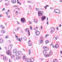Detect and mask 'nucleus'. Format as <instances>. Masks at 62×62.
Segmentation results:
<instances>
[{
    "label": "nucleus",
    "mask_w": 62,
    "mask_h": 62,
    "mask_svg": "<svg viewBox=\"0 0 62 62\" xmlns=\"http://www.w3.org/2000/svg\"><path fill=\"white\" fill-rule=\"evenodd\" d=\"M21 21L22 23H24L25 22V20L24 19V18H21Z\"/></svg>",
    "instance_id": "nucleus-5"
},
{
    "label": "nucleus",
    "mask_w": 62,
    "mask_h": 62,
    "mask_svg": "<svg viewBox=\"0 0 62 62\" xmlns=\"http://www.w3.org/2000/svg\"><path fill=\"white\" fill-rule=\"evenodd\" d=\"M43 53L44 54H46V52L45 50H43Z\"/></svg>",
    "instance_id": "nucleus-16"
},
{
    "label": "nucleus",
    "mask_w": 62,
    "mask_h": 62,
    "mask_svg": "<svg viewBox=\"0 0 62 62\" xmlns=\"http://www.w3.org/2000/svg\"><path fill=\"white\" fill-rule=\"evenodd\" d=\"M49 36V35H48L47 34H46V36H45V38H46V37H47V36Z\"/></svg>",
    "instance_id": "nucleus-45"
},
{
    "label": "nucleus",
    "mask_w": 62,
    "mask_h": 62,
    "mask_svg": "<svg viewBox=\"0 0 62 62\" xmlns=\"http://www.w3.org/2000/svg\"><path fill=\"white\" fill-rule=\"evenodd\" d=\"M28 44L29 46H31V45H32L31 42H30V40H29L28 42Z\"/></svg>",
    "instance_id": "nucleus-12"
},
{
    "label": "nucleus",
    "mask_w": 62,
    "mask_h": 62,
    "mask_svg": "<svg viewBox=\"0 0 62 62\" xmlns=\"http://www.w3.org/2000/svg\"><path fill=\"white\" fill-rule=\"evenodd\" d=\"M3 59L5 60H6V57L5 56H4L3 57Z\"/></svg>",
    "instance_id": "nucleus-29"
},
{
    "label": "nucleus",
    "mask_w": 62,
    "mask_h": 62,
    "mask_svg": "<svg viewBox=\"0 0 62 62\" xmlns=\"http://www.w3.org/2000/svg\"><path fill=\"white\" fill-rule=\"evenodd\" d=\"M27 3H31V1H28V2H27Z\"/></svg>",
    "instance_id": "nucleus-44"
},
{
    "label": "nucleus",
    "mask_w": 62,
    "mask_h": 62,
    "mask_svg": "<svg viewBox=\"0 0 62 62\" xmlns=\"http://www.w3.org/2000/svg\"><path fill=\"white\" fill-rule=\"evenodd\" d=\"M44 12L43 11H39L38 13V16H42L44 15L43 13Z\"/></svg>",
    "instance_id": "nucleus-1"
},
{
    "label": "nucleus",
    "mask_w": 62,
    "mask_h": 62,
    "mask_svg": "<svg viewBox=\"0 0 62 62\" xmlns=\"http://www.w3.org/2000/svg\"><path fill=\"white\" fill-rule=\"evenodd\" d=\"M3 42V40L2 39H1L0 40V43H2Z\"/></svg>",
    "instance_id": "nucleus-18"
},
{
    "label": "nucleus",
    "mask_w": 62,
    "mask_h": 62,
    "mask_svg": "<svg viewBox=\"0 0 62 62\" xmlns=\"http://www.w3.org/2000/svg\"><path fill=\"white\" fill-rule=\"evenodd\" d=\"M51 30L52 31H53V32H54V31H55V29H54V28H51Z\"/></svg>",
    "instance_id": "nucleus-11"
},
{
    "label": "nucleus",
    "mask_w": 62,
    "mask_h": 62,
    "mask_svg": "<svg viewBox=\"0 0 62 62\" xmlns=\"http://www.w3.org/2000/svg\"><path fill=\"white\" fill-rule=\"evenodd\" d=\"M14 57V55H12L11 56V58H13Z\"/></svg>",
    "instance_id": "nucleus-33"
},
{
    "label": "nucleus",
    "mask_w": 62,
    "mask_h": 62,
    "mask_svg": "<svg viewBox=\"0 0 62 62\" xmlns=\"http://www.w3.org/2000/svg\"><path fill=\"white\" fill-rule=\"evenodd\" d=\"M49 42V41L48 40H46V44H47V43H48Z\"/></svg>",
    "instance_id": "nucleus-25"
},
{
    "label": "nucleus",
    "mask_w": 62,
    "mask_h": 62,
    "mask_svg": "<svg viewBox=\"0 0 62 62\" xmlns=\"http://www.w3.org/2000/svg\"><path fill=\"white\" fill-rule=\"evenodd\" d=\"M19 40V38H18L16 39L17 40Z\"/></svg>",
    "instance_id": "nucleus-53"
},
{
    "label": "nucleus",
    "mask_w": 62,
    "mask_h": 62,
    "mask_svg": "<svg viewBox=\"0 0 62 62\" xmlns=\"http://www.w3.org/2000/svg\"><path fill=\"white\" fill-rule=\"evenodd\" d=\"M11 46H12V45H11L10 46H9L8 47V49L9 50H11Z\"/></svg>",
    "instance_id": "nucleus-10"
},
{
    "label": "nucleus",
    "mask_w": 62,
    "mask_h": 62,
    "mask_svg": "<svg viewBox=\"0 0 62 62\" xmlns=\"http://www.w3.org/2000/svg\"><path fill=\"white\" fill-rule=\"evenodd\" d=\"M23 39H24V41L26 40H27V38L25 37H24L23 38Z\"/></svg>",
    "instance_id": "nucleus-17"
},
{
    "label": "nucleus",
    "mask_w": 62,
    "mask_h": 62,
    "mask_svg": "<svg viewBox=\"0 0 62 62\" xmlns=\"http://www.w3.org/2000/svg\"><path fill=\"white\" fill-rule=\"evenodd\" d=\"M52 51H50V53H49V55H52Z\"/></svg>",
    "instance_id": "nucleus-28"
},
{
    "label": "nucleus",
    "mask_w": 62,
    "mask_h": 62,
    "mask_svg": "<svg viewBox=\"0 0 62 62\" xmlns=\"http://www.w3.org/2000/svg\"><path fill=\"white\" fill-rule=\"evenodd\" d=\"M18 40L20 41V42H22V40H21L20 39H19Z\"/></svg>",
    "instance_id": "nucleus-41"
},
{
    "label": "nucleus",
    "mask_w": 62,
    "mask_h": 62,
    "mask_svg": "<svg viewBox=\"0 0 62 62\" xmlns=\"http://www.w3.org/2000/svg\"><path fill=\"white\" fill-rule=\"evenodd\" d=\"M25 60L26 61H27V62H28V59H27V58H26L25 59Z\"/></svg>",
    "instance_id": "nucleus-35"
},
{
    "label": "nucleus",
    "mask_w": 62,
    "mask_h": 62,
    "mask_svg": "<svg viewBox=\"0 0 62 62\" xmlns=\"http://www.w3.org/2000/svg\"><path fill=\"white\" fill-rule=\"evenodd\" d=\"M8 38V36H6V39H7Z\"/></svg>",
    "instance_id": "nucleus-52"
},
{
    "label": "nucleus",
    "mask_w": 62,
    "mask_h": 62,
    "mask_svg": "<svg viewBox=\"0 0 62 62\" xmlns=\"http://www.w3.org/2000/svg\"><path fill=\"white\" fill-rule=\"evenodd\" d=\"M17 23L18 24H19V22H17Z\"/></svg>",
    "instance_id": "nucleus-60"
},
{
    "label": "nucleus",
    "mask_w": 62,
    "mask_h": 62,
    "mask_svg": "<svg viewBox=\"0 0 62 62\" xmlns=\"http://www.w3.org/2000/svg\"><path fill=\"white\" fill-rule=\"evenodd\" d=\"M8 18H10V15L8 16Z\"/></svg>",
    "instance_id": "nucleus-54"
},
{
    "label": "nucleus",
    "mask_w": 62,
    "mask_h": 62,
    "mask_svg": "<svg viewBox=\"0 0 62 62\" xmlns=\"http://www.w3.org/2000/svg\"><path fill=\"white\" fill-rule=\"evenodd\" d=\"M20 27H17V29H18V30H19V29H20Z\"/></svg>",
    "instance_id": "nucleus-59"
},
{
    "label": "nucleus",
    "mask_w": 62,
    "mask_h": 62,
    "mask_svg": "<svg viewBox=\"0 0 62 62\" xmlns=\"http://www.w3.org/2000/svg\"><path fill=\"white\" fill-rule=\"evenodd\" d=\"M1 32L2 34H4V33H5V32H6V31L5 30H2L1 31Z\"/></svg>",
    "instance_id": "nucleus-14"
},
{
    "label": "nucleus",
    "mask_w": 62,
    "mask_h": 62,
    "mask_svg": "<svg viewBox=\"0 0 62 62\" xmlns=\"http://www.w3.org/2000/svg\"><path fill=\"white\" fill-rule=\"evenodd\" d=\"M18 54H19H19H22V52L20 51H18Z\"/></svg>",
    "instance_id": "nucleus-26"
},
{
    "label": "nucleus",
    "mask_w": 62,
    "mask_h": 62,
    "mask_svg": "<svg viewBox=\"0 0 62 62\" xmlns=\"http://www.w3.org/2000/svg\"><path fill=\"white\" fill-rule=\"evenodd\" d=\"M60 53L61 54H62V51H60Z\"/></svg>",
    "instance_id": "nucleus-61"
},
{
    "label": "nucleus",
    "mask_w": 62,
    "mask_h": 62,
    "mask_svg": "<svg viewBox=\"0 0 62 62\" xmlns=\"http://www.w3.org/2000/svg\"><path fill=\"white\" fill-rule=\"evenodd\" d=\"M59 27H61V24H60L59 26Z\"/></svg>",
    "instance_id": "nucleus-50"
},
{
    "label": "nucleus",
    "mask_w": 62,
    "mask_h": 62,
    "mask_svg": "<svg viewBox=\"0 0 62 62\" xmlns=\"http://www.w3.org/2000/svg\"><path fill=\"white\" fill-rule=\"evenodd\" d=\"M38 28H39V27H36L34 29V30H38Z\"/></svg>",
    "instance_id": "nucleus-20"
},
{
    "label": "nucleus",
    "mask_w": 62,
    "mask_h": 62,
    "mask_svg": "<svg viewBox=\"0 0 62 62\" xmlns=\"http://www.w3.org/2000/svg\"><path fill=\"white\" fill-rule=\"evenodd\" d=\"M5 10V8H3V9L2 10V11H4V10Z\"/></svg>",
    "instance_id": "nucleus-49"
},
{
    "label": "nucleus",
    "mask_w": 62,
    "mask_h": 62,
    "mask_svg": "<svg viewBox=\"0 0 62 62\" xmlns=\"http://www.w3.org/2000/svg\"><path fill=\"white\" fill-rule=\"evenodd\" d=\"M40 39H43V37H40Z\"/></svg>",
    "instance_id": "nucleus-48"
},
{
    "label": "nucleus",
    "mask_w": 62,
    "mask_h": 62,
    "mask_svg": "<svg viewBox=\"0 0 62 62\" xmlns=\"http://www.w3.org/2000/svg\"><path fill=\"white\" fill-rule=\"evenodd\" d=\"M3 35L2 34H0V36H2Z\"/></svg>",
    "instance_id": "nucleus-63"
},
{
    "label": "nucleus",
    "mask_w": 62,
    "mask_h": 62,
    "mask_svg": "<svg viewBox=\"0 0 62 62\" xmlns=\"http://www.w3.org/2000/svg\"><path fill=\"white\" fill-rule=\"evenodd\" d=\"M21 39L22 40H23V38L21 37Z\"/></svg>",
    "instance_id": "nucleus-64"
},
{
    "label": "nucleus",
    "mask_w": 62,
    "mask_h": 62,
    "mask_svg": "<svg viewBox=\"0 0 62 62\" xmlns=\"http://www.w3.org/2000/svg\"><path fill=\"white\" fill-rule=\"evenodd\" d=\"M17 0V3H18V4H19L20 5H21V3H20V2H19V1H18V0Z\"/></svg>",
    "instance_id": "nucleus-39"
},
{
    "label": "nucleus",
    "mask_w": 62,
    "mask_h": 62,
    "mask_svg": "<svg viewBox=\"0 0 62 62\" xmlns=\"http://www.w3.org/2000/svg\"><path fill=\"white\" fill-rule=\"evenodd\" d=\"M6 53L8 55L11 56V52L10 50L7 51H6Z\"/></svg>",
    "instance_id": "nucleus-2"
},
{
    "label": "nucleus",
    "mask_w": 62,
    "mask_h": 62,
    "mask_svg": "<svg viewBox=\"0 0 62 62\" xmlns=\"http://www.w3.org/2000/svg\"><path fill=\"white\" fill-rule=\"evenodd\" d=\"M56 29H57V30H59V29H58V27L57 26L56 27Z\"/></svg>",
    "instance_id": "nucleus-38"
},
{
    "label": "nucleus",
    "mask_w": 62,
    "mask_h": 62,
    "mask_svg": "<svg viewBox=\"0 0 62 62\" xmlns=\"http://www.w3.org/2000/svg\"><path fill=\"white\" fill-rule=\"evenodd\" d=\"M19 55V53L18 52H16V55L17 56H18Z\"/></svg>",
    "instance_id": "nucleus-22"
},
{
    "label": "nucleus",
    "mask_w": 62,
    "mask_h": 62,
    "mask_svg": "<svg viewBox=\"0 0 62 62\" xmlns=\"http://www.w3.org/2000/svg\"><path fill=\"white\" fill-rule=\"evenodd\" d=\"M54 45H53V48H54Z\"/></svg>",
    "instance_id": "nucleus-62"
},
{
    "label": "nucleus",
    "mask_w": 62,
    "mask_h": 62,
    "mask_svg": "<svg viewBox=\"0 0 62 62\" xmlns=\"http://www.w3.org/2000/svg\"><path fill=\"white\" fill-rule=\"evenodd\" d=\"M50 56V55L49 54H47L46 55H45V57H49Z\"/></svg>",
    "instance_id": "nucleus-15"
},
{
    "label": "nucleus",
    "mask_w": 62,
    "mask_h": 62,
    "mask_svg": "<svg viewBox=\"0 0 62 62\" xmlns=\"http://www.w3.org/2000/svg\"><path fill=\"white\" fill-rule=\"evenodd\" d=\"M54 12H55L56 13H58L59 14L60 13V11L59 10V9H55L54 10Z\"/></svg>",
    "instance_id": "nucleus-3"
},
{
    "label": "nucleus",
    "mask_w": 62,
    "mask_h": 62,
    "mask_svg": "<svg viewBox=\"0 0 62 62\" xmlns=\"http://www.w3.org/2000/svg\"><path fill=\"white\" fill-rule=\"evenodd\" d=\"M12 2L13 3H15L16 2V0H12Z\"/></svg>",
    "instance_id": "nucleus-13"
},
{
    "label": "nucleus",
    "mask_w": 62,
    "mask_h": 62,
    "mask_svg": "<svg viewBox=\"0 0 62 62\" xmlns=\"http://www.w3.org/2000/svg\"><path fill=\"white\" fill-rule=\"evenodd\" d=\"M53 31H50V33H51V34H52L53 33Z\"/></svg>",
    "instance_id": "nucleus-47"
},
{
    "label": "nucleus",
    "mask_w": 62,
    "mask_h": 62,
    "mask_svg": "<svg viewBox=\"0 0 62 62\" xmlns=\"http://www.w3.org/2000/svg\"><path fill=\"white\" fill-rule=\"evenodd\" d=\"M18 29H16L15 30V31H17L18 30Z\"/></svg>",
    "instance_id": "nucleus-42"
},
{
    "label": "nucleus",
    "mask_w": 62,
    "mask_h": 62,
    "mask_svg": "<svg viewBox=\"0 0 62 62\" xmlns=\"http://www.w3.org/2000/svg\"><path fill=\"white\" fill-rule=\"evenodd\" d=\"M41 29H42V26H41Z\"/></svg>",
    "instance_id": "nucleus-57"
},
{
    "label": "nucleus",
    "mask_w": 62,
    "mask_h": 62,
    "mask_svg": "<svg viewBox=\"0 0 62 62\" xmlns=\"http://www.w3.org/2000/svg\"><path fill=\"white\" fill-rule=\"evenodd\" d=\"M29 23H30V24H31V23H32L30 21H29Z\"/></svg>",
    "instance_id": "nucleus-51"
},
{
    "label": "nucleus",
    "mask_w": 62,
    "mask_h": 62,
    "mask_svg": "<svg viewBox=\"0 0 62 62\" xmlns=\"http://www.w3.org/2000/svg\"><path fill=\"white\" fill-rule=\"evenodd\" d=\"M40 33V32L38 31H36L35 32V34L36 36H39Z\"/></svg>",
    "instance_id": "nucleus-4"
},
{
    "label": "nucleus",
    "mask_w": 62,
    "mask_h": 62,
    "mask_svg": "<svg viewBox=\"0 0 62 62\" xmlns=\"http://www.w3.org/2000/svg\"><path fill=\"white\" fill-rule=\"evenodd\" d=\"M23 57L24 59H25H25L26 58V57L25 56V55H24V56H23Z\"/></svg>",
    "instance_id": "nucleus-36"
},
{
    "label": "nucleus",
    "mask_w": 62,
    "mask_h": 62,
    "mask_svg": "<svg viewBox=\"0 0 62 62\" xmlns=\"http://www.w3.org/2000/svg\"><path fill=\"white\" fill-rule=\"evenodd\" d=\"M39 9V8H36V11H38V10Z\"/></svg>",
    "instance_id": "nucleus-40"
},
{
    "label": "nucleus",
    "mask_w": 62,
    "mask_h": 62,
    "mask_svg": "<svg viewBox=\"0 0 62 62\" xmlns=\"http://www.w3.org/2000/svg\"><path fill=\"white\" fill-rule=\"evenodd\" d=\"M31 61V59H29L28 61V62H30Z\"/></svg>",
    "instance_id": "nucleus-32"
},
{
    "label": "nucleus",
    "mask_w": 62,
    "mask_h": 62,
    "mask_svg": "<svg viewBox=\"0 0 62 62\" xmlns=\"http://www.w3.org/2000/svg\"><path fill=\"white\" fill-rule=\"evenodd\" d=\"M30 30L31 31H32V27L31 26H30Z\"/></svg>",
    "instance_id": "nucleus-31"
},
{
    "label": "nucleus",
    "mask_w": 62,
    "mask_h": 62,
    "mask_svg": "<svg viewBox=\"0 0 62 62\" xmlns=\"http://www.w3.org/2000/svg\"><path fill=\"white\" fill-rule=\"evenodd\" d=\"M6 14H7V15H8V12H6Z\"/></svg>",
    "instance_id": "nucleus-46"
},
{
    "label": "nucleus",
    "mask_w": 62,
    "mask_h": 62,
    "mask_svg": "<svg viewBox=\"0 0 62 62\" xmlns=\"http://www.w3.org/2000/svg\"><path fill=\"white\" fill-rule=\"evenodd\" d=\"M60 2H62V0H60Z\"/></svg>",
    "instance_id": "nucleus-56"
},
{
    "label": "nucleus",
    "mask_w": 62,
    "mask_h": 62,
    "mask_svg": "<svg viewBox=\"0 0 62 62\" xmlns=\"http://www.w3.org/2000/svg\"><path fill=\"white\" fill-rule=\"evenodd\" d=\"M29 55H30V54H31V51H30V50H29Z\"/></svg>",
    "instance_id": "nucleus-37"
},
{
    "label": "nucleus",
    "mask_w": 62,
    "mask_h": 62,
    "mask_svg": "<svg viewBox=\"0 0 62 62\" xmlns=\"http://www.w3.org/2000/svg\"><path fill=\"white\" fill-rule=\"evenodd\" d=\"M43 48L45 50H46V51H48V50H49L48 47L46 46H44L43 47Z\"/></svg>",
    "instance_id": "nucleus-6"
},
{
    "label": "nucleus",
    "mask_w": 62,
    "mask_h": 62,
    "mask_svg": "<svg viewBox=\"0 0 62 62\" xmlns=\"http://www.w3.org/2000/svg\"><path fill=\"white\" fill-rule=\"evenodd\" d=\"M13 53H16V49H15L13 50Z\"/></svg>",
    "instance_id": "nucleus-24"
},
{
    "label": "nucleus",
    "mask_w": 62,
    "mask_h": 62,
    "mask_svg": "<svg viewBox=\"0 0 62 62\" xmlns=\"http://www.w3.org/2000/svg\"><path fill=\"white\" fill-rule=\"evenodd\" d=\"M9 5V4H8L5 3V5H6V6H8Z\"/></svg>",
    "instance_id": "nucleus-43"
},
{
    "label": "nucleus",
    "mask_w": 62,
    "mask_h": 62,
    "mask_svg": "<svg viewBox=\"0 0 62 62\" xmlns=\"http://www.w3.org/2000/svg\"><path fill=\"white\" fill-rule=\"evenodd\" d=\"M34 22L35 23H37V19H35L34 20Z\"/></svg>",
    "instance_id": "nucleus-23"
},
{
    "label": "nucleus",
    "mask_w": 62,
    "mask_h": 62,
    "mask_svg": "<svg viewBox=\"0 0 62 62\" xmlns=\"http://www.w3.org/2000/svg\"><path fill=\"white\" fill-rule=\"evenodd\" d=\"M43 43V41L42 40H41L40 42V44H42Z\"/></svg>",
    "instance_id": "nucleus-34"
},
{
    "label": "nucleus",
    "mask_w": 62,
    "mask_h": 62,
    "mask_svg": "<svg viewBox=\"0 0 62 62\" xmlns=\"http://www.w3.org/2000/svg\"><path fill=\"white\" fill-rule=\"evenodd\" d=\"M15 36L16 37V38H18V36H17V35H15Z\"/></svg>",
    "instance_id": "nucleus-55"
},
{
    "label": "nucleus",
    "mask_w": 62,
    "mask_h": 62,
    "mask_svg": "<svg viewBox=\"0 0 62 62\" xmlns=\"http://www.w3.org/2000/svg\"><path fill=\"white\" fill-rule=\"evenodd\" d=\"M58 47H59V45H58L57 44H56L54 47L55 48H56V49H57L58 48Z\"/></svg>",
    "instance_id": "nucleus-9"
},
{
    "label": "nucleus",
    "mask_w": 62,
    "mask_h": 62,
    "mask_svg": "<svg viewBox=\"0 0 62 62\" xmlns=\"http://www.w3.org/2000/svg\"><path fill=\"white\" fill-rule=\"evenodd\" d=\"M9 62H11V61L10 59H9Z\"/></svg>",
    "instance_id": "nucleus-58"
},
{
    "label": "nucleus",
    "mask_w": 62,
    "mask_h": 62,
    "mask_svg": "<svg viewBox=\"0 0 62 62\" xmlns=\"http://www.w3.org/2000/svg\"><path fill=\"white\" fill-rule=\"evenodd\" d=\"M25 31H27V32H28V35H29V36H30V32H29V30H28V29H26L25 30Z\"/></svg>",
    "instance_id": "nucleus-7"
},
{
    "label": "nucleus",
    "mask_w": 62,
    "mask_h": 62,
    "mask_svg": "<svg viewBox=\"0 0 62 62\" xmlns=\"http://www.w3.org/2000/svg\"><path fill=\"white\" fill-rule=\"evenodd\" d=\"M45 16H43L41 17V20L42 21H44V19H46L45 18Z\"/></svg>",
    "instance_id": "nucleus-8"
},
{
    "label": "nucleus",
    "mask_w": 62,
    "mask_h": 62,
    "mask_svg": "<svg viewBox=\"0 0 62 62\" xmlns=\"http://www.w3.org/2000/svg\"><path fill=\"white\" fill-rule=\"evenodd\" d=\"M47 7H49V6L48 5H47L46 6H45L44 7V8H45V9H47V8H47Z\"/></svg>",
    "instance_id": "nucleus-30"
},
{
    "label": "nucleus",
    "mask_w": 62,
    "mask_h": 62,
    "mask_svg": "<svg viewBox=\"0 0 62 62\" xmlns=\"http://www.w3.org/2000/svg\"><path fill=\"white\" fill-rule=\"evenodd\" d=\"M1 28H2V29H4L5 27L4 26H3V25H2L1 26Z\"/></svg>",
    "instance_id": "nucleus-27"
},
{
    "label": "nucleus",
    "mask_w": 62,
    "mask_h": 62,
    "mask_svg": "<svg viewBox=\"0 0 62 62\" xmlns=\"http://www.w3.org/2000/svg\"><path fill=\"white\" fill-rule=\"evenodd\" d=\"M20 58H21V56H19V57H17L16 58V59H20Z\"/></svg>",
    "instance_id": "nucleus-19"
},
{
    "label": "nucleus",
    "mask_w": 62,
    "mask_h": 62,
    "mask_svg": "<svg viewBox=\"0 0 62 62\" xmlns=\"http://www.w3.org/2000/svg\"><path fill=\"white\" fill-rule=\"evenodd\" d=\"M57 60L56 59H54L53 60V62H57Z\"/></svg>",
    "instance_id": "nucleus-21"
}]
</instances>
